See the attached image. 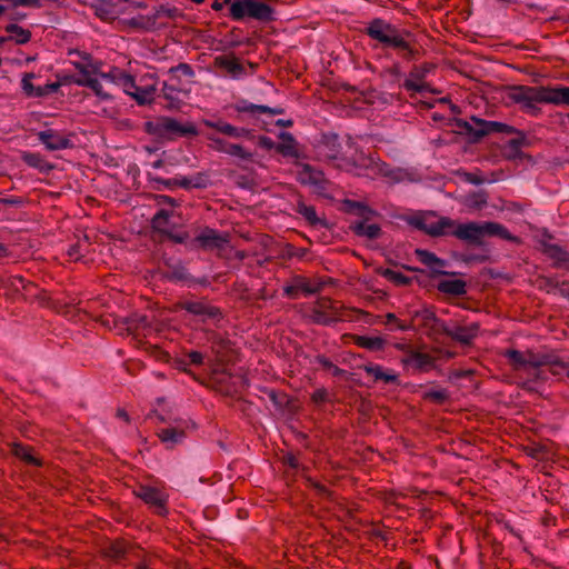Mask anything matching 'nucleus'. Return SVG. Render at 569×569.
<instances>
[{"mask_svg":"<svg viewBox=\"0 0 569 569\" xmlns=\"http://www.w3.org/2000/svg\"><path fill=\"white\" fill-rule=\"evenodd\" d=\"M164 126H166V128H162V130L169 131V132H174V133H179V134H196L197 133V130L193 126H191V124L182 126L173 119H168L166 121Z\"/></svg>","mask_w":569,"mask_h":569,"instance_id":"25","label":"nucleus"},{"mask_svg":"<svg viewBox=\"0 0 569 569\" xmlns=\"http://www.w3.org/2000/svg\"><path fill=\"white\" fill-rule=\"evenodd\" d=\"M176 76H170L169 80L164 82L162 91L164 98L169 101L171 108H178L187 96V90L178 87Z\"/></svg>","mask_w":569,"mask_h":569,"instance_id":"12","label":"nucleus"},{"mask_svg":"<svg viewBox=\"0 0 569 569\" xmlns=\"http://www.w3.org/2000/svg\"><path fill=\"white\" fill-rule=\"evenodd\" d=\"M398 321L397 317L393 315V313H388L386 316V325H391V323H395Z\"/></svg>","mask_w":569,"mask_h":569,"instance_id":"48","label":"nucleus"},{"mask_svg":"<svg viewBox=\"0 0 569 569\" xmlns=\"http://www.w3.org/2000/svg\"><path fill=\"white\" fill-rule=\"evenodd\" d=\"M412 357L415 359H420L422 356L420 353L412 352Z\"/></svg>","mask_w":569,"mask_h":569,"instance_id":"58","label":"nucleus"},{"mask_svg":"<svg viewBox=\"0 0 569 569\" xmlns=\"http://www.w3.org/2000/svg\"><path fill=\"white\" fill-rule=\"evenodd\" d=\"M68 254L70 258L78 260L80 258V254L78 253V250L74 247H71L68 251Z\"/></svg>","mask_w":569,"mask_h":569,"instance_id":"47","label":"nucleus"},{"mask_svg":"<svg viewBox=\"0 0 569 569\" xmlns=\"http://www.w3.org/2000/svg\"><path fill=\"white\" fill-rule=\"evenodd\" d=\"M174 200L172 198H169L167 196H161L159 203H168L170 206H173Z\"/></svg>","mask_w":569,"mask_h":569,"instance_id":"51","label":"nucleus"},{"mask_svg":"<svg viewBox=\"0 0 569 569\" xmlns=\"http://www.w3.org/2000/svg\"><path fill=\"white\" fill-rule=\"evenodd\" d=\"M183 308L202 320L218 316V310L204 301H189L184 303Z\"/></svg>","mask_w":569,"mask_h":569,"instance_id":"15","label":"nucleus"},{"mask_svg":"<svg viewBox=\"0 0 569 569\" xmlns=\"http://www.w3.org/2000/svg\"><path fill=\"white\" fill-rule=\"evenodd\" d=\"M445 331L450 338L467 345L477 337L479 326L476 322H471L466 326L450 325L445 329Z\"/></svg>","mask_w":569,"mask_h":569,"instance_id":"8","label":"nucleus"},{"mask_svg":"<svg viewBox=\"0 0 569 569\" xmlns=\"http://www.w3.org/2000/svg\"><path fill=\"white\" fill-rule=\"evenodd\" d=\"M22 159L27 164L40 171L47 172L51 169V166L39 153L26 152Z\"/></svg>","mask_w":569,"mask_h":569,"instance_id":"24","label":"nucleus"},{"mask_svg":"<svg viewBox=\"0 0 569 569\" xmlns=\"http://www.w3.org/2000/svg\"><path fill=\"white\" fill-rule=\"evenodd\" d=\"M38 138L50 151L63 150L71 146V141L66 136L52 129L40 131Z\"/></svg>","mask_w":569,"mask_h":569,"instance_id":"9","label":"nucleus"},{"mask_svg":"<svg viewBox=\"0 0 569 569\" xmlns=\"http://www.w3.org/2000/svg\"><path fill=\"white\" fill-rule=\"evenodd\" d=\"M417 226L431 236H455L460 240L477 244L486 237H499L511 242H519L518 237L512 236L497 222L458 223L450 218L429 213L418 219Z\"/></svg>","mask_w":569,"mask_h":569,"instance_id":"2","label":"nucleus"},{"mask_svg":"<svg viewBox=\"0 0 569 569\" xmlns=\"http://www.w3.org/2000/svg\"><path fill=\"white\" fill-rule=\"evenodd\" d=\"M189 359H190V362L193 363V365H201L202 361H203V356L202 353L198 352V351H191L189 355H188Z\"/></svg>","mask_w":569,"mask_h":569,"instance_id":"41","label":"nucleus"},{"mask_svg":"<svg viewBox=\"0 0 569 569\" xmlns=\"http://www.w3.org/2000/svg\"><path fill=\"white\" fill-rule=\"evenodd\" d=\"M405 87L408 90H412L416 92H423L427 91L428 84L423 82L422 80L416 78L413 74H411L406 81Z\"/></svg>","mask_w":569,"mask_h":569,"instance_id":"30","label":"nucleus"},{"mask_svg":"<svg viewBox=\"0 0 569 569\" xmlns=\"http://www.w3.org/2000/svg\"><path fill=\"white\" fill-rule=\"evenodd\" d=\"M14 281H17L21 287H24L22 278H14Z\"/></svg>","mask_w":569,"mask_h":569,"instance_id":"57","label":"nucleus"},{"mask_svg":"<svg viewBox=\"0 0 569 569\" xmlns=\"http://www.w3.org/2000/svg\"><path fill=\"white\" fill-rule=\"evenodd\" d=\"M227 122L223 121H212V120H204V124L209 128L217 129L219 132H221L222 126H226Z\"/></svg>","mask_w":569,"mask_h":569,"instance_id":"42","label":"nucleus"},{"mask_svg":"<svg viewBox=\"0 0 569 569\" xmlns=\"http://www.w3.org/2000/svg\"><path fill=\"white\" fill-rule=\"evenodd\" d=\"M506 356L517 368L533 370L538 379L547 380L549 376L556 378L569 377V367L562 361L547 358L538 359L532 355H525L517 350H509Z\"/></svg>","mask_w":569,"mask_h":569,"instance_id":"4","label":"nucleus"},{"mask_svg":"<svg viewBox=\"0 0 569 569\" xmlns=\"http://www.w3.org/2000/svg\"><path fill=\"white\" fill-rule=\"evenodd\" d=\"M209 139L214 143V148L217 150H218V147H226V144H229L228 142L223 141L220 138L210 137Z\"/></svg>","mask_w":569,"mask_h":569,"instance_id":"45","label":"nucleus"},{"mask_svg":"<svg viewBox=\"0 0 569 569\" xmlns=\"http://www.w3.org/2000/svg\"><path fill=\"white\" fill-rule=\"evenodd\" d=\"M317 289V286L301 277L295 278L290 284L283 288L284 293L291 298H297L299 293L311 295L316 292Z\"/></svg>","mask_w":569,"mask_h":569,"instance_id":"14","label":"nucleus"},{"mask_svg":"<svg viewBox=\"0 0 569 569\" xmlns=\"http://www.w3.org/2000/svg\"><path fill=\"white\" fill-rule=\"evenodd\" d=\"M196 241L203 249H219L222 248L227 242V237L214 229L204 228L196 237Z\"/></svg>","mask_w":569,"mask_h":569,"instance_id":"10","label":"nucleus"},{"mask_svg":"<svg viewBox=\"0 0 569 569\" xmlns=\"http://www.w3.org/2000/svg\"><path fill=\"white\" fill-rule=\"evenodd\" d=\"M6 31L9 33V39L13 40L18 44L27 43L31 38V32L16 23H10L6 27Z\"/></svg>","mask_w":569,"mask_h":569,"instance_id":"19","label":"nucleus"},{"mask_svg":"<svg viewBox=\"0 0 569 569\" xmlns=\"http://www.w3.org/2000/svg\"><path fill=\"white\" fill-rule=\"evenodd\" d=\"M395 279L399 283H406L407 282V278L405 276H402V274H398Z\"/></svg>","mask_w":569,"mask_h":569,"instance_id":"53","label":"nucleus"},{"mask_svg":"<svg viewBox=\"0 0 569 569\" xmlns=\"http://www.w3.org/2000/svg\"><path fill=\"white\" fill-rule=\"evenodd\" d=\"M375 381L385 383H393L398 380V375L392 369H387L377 363H367L360 367Z\"/></svg>","mask_w":569,"mask_h":569,"instance_id":"13","label":"nucleus"},{"mask_svg":"<svg viewBox=\"0 0 569 569\" xmlns=\"http://www.w3.org/2000/svg\"><path fill=\"white\" fill-rule=\"evenodd\" d=\"M522 140L512 139L506 146V152L509 157H516L520 152Z\"/></svg>","mask_w":569,"mask_h":569,"instance_id":"36","label":"nucleus"},{"mask_svg":"<svg viewBox=\"0 0 569 569\" xmlns=\"http://www.w3.org/2000/svg\"><path fill=\"white\" fill-rule=\"evenodd\" d=\"M325 398V391L323 390H318L313 393V399L315 401H321L323 400Z\"/></svg>","mask_w":569,"mask_h":569,"instance_id":"50","label":"nucleus"},{"mask_svg":"<svg viewBox=\"0 0 569 569\" xmlns=\"http://www.w3.org/2000/svg\"><path fill=\"white\" fill-rule=\"evenodd\" d=\"M438 289L449 295H462L466 291V283L460 279H446L439 282Z\"/></svg>","mask_w":569,"mask_h":569,"instance_id":"18","label":"nucleus"},{"mask_svg":"<svg viewBox=\"0 0 569 569\" xmlns=\"http://www.w3.org/2000/svg\"><path fill=\"white\" fill-rule=\"evenodd\" d=\"M395 348L400 350V351H403V352H411L410 350V347L407 342H396L395 345Z\"/></svg>","mask_w":569,"mask_h":569,"instance_id":"44","label":"nucleus"},{"mask_svg":"<svg viewBox=\"0 0 569 569\" xmlns=\"http://www.w3.org/2000/svg\"><path fill=\"white\" fill-rule=\"evenodd\" d=\"M290 465H291V467L296 466L295 462H293V459H290Z\"/></svg>","mask_w":569,"mask_h":569,"instance_id":"62","label":"nucleus"},{"mask_svg":"<svg viewBox=\"0 0 569 569\" xmlns=\"http://www.w3.org/2000/svg\"><path fill=\"white\" fill-rule=\"evenodd\" d=\"M0 2H4V0H0ZM8 9V6L0 3V17L3 14V12Z\"/></svg>","mask_w":569,"mask_h":569,"instance_id":"54","label":"nucleus"},{"mask_svg":"<svg viewBox=\"0 0 569 569\" xmlns=\"http://www.w3.org/2000/svg\"><path fill=\"white\" fill-rule=\"evenodd\" d=\"M7 2L8 8L9 7H40L42 0H4Z\"/></svg>","mask_w":569,"mask_h":569,"instance_id":"35","label":"nucleus"},{"mask_svg":"<svg viewBox=\"0 0 569 569\" xmlns=\"http://www.w3.org/2000/svg\"><path fill=\"white\" fill-rule=\"evenodd\" d=\"M416 254L418 259L429 267L435 272H442V268L445 267V262L436 257L432 252H429L427 250L417 249Z\"/></svg>","mask_w":569,"mask_h":569,"instance_id":"17","label":"nucleus"},{"mask_svg":"<svg viewBox=\"0 0 569 569\" xmlns=\"http://www.w3.org/2000/svg\"><path fill=\"white\" fill-rule=\"evenodd\" d=\"M299 180L303 184L318 186L322 181V173L313 171L309 167H306L299 173Z\"/></svg>","mask_w":569,"mask_h":569,"instance_id":"27","label":"nucleus"},{"mask_svg":"<svg viewBox=\"0 0 569 569\" xmlns=\"http://www.w3.org/2000/svg\"><path fill=\"white\" fill-rule=\"evenodd\" d=\"M232 1H233V0H222V2H223L224 4H228V3H229L230 6H231V2H232Z\"/></svg>","mask_w":569,"mask_h":569,"instance_id":"60","label":"nucleus"},{"mask_svg":"<svg viewBox=\"0 0 569 569\" xmlns=\"http://www.w3.org/2000/svg\"><path fill=\"white\" fill-rule=\"evenodd\" d=\"M169 217H170L169 211H167L164 209L159 210L152 219L153 228L161 232H168L169 231V224H168Z\"/></svg>","mask_w":569,"mask_h":569,"instance_id":"28","label":"nucleus"},{"mask_svg":"<svg viewBox=\"0 0 569 569\" xmlns=\"http://www.w3.org/2000/svg\"><path fill=\"white\" fill-rule=\"evenodd\" d=\"M216 63L232 77H239L243 72L242 67L233 58L219 57L216 59Z\"/></svg>","mask_w":569,"mask_h":569,"instance_id":"21","label":"nucleus"},{"mask_svg":"<svg viewBox=\"0 0 569 569\" xmlns=\"http://www.w3.org/2000/svg\"><path fill=\"white\" fill-rule=\"evenodd\" d=\"M221 133H224L232 138H242L249 136V131L244 128H238L230 123H226V126H222Z\"/></svg>","mask_w":569,"mask_h":569,"instance_id":"31","label":"nucleus"},{"mask_svg":"<svg viewBox=\"0 0 569 569\" xmlns=\"http://www.w3.org/2000/svg\"><path fill=\"white\" fill-rule=\"evenodd\" d=\"M157 16L158 17L174 18V17L179 16V10L177 8H174V7L161 6L157 10Z\"/></svg>","mask_w":569,"mask_h":569,"instance_id":"39","label":"nucleus"},{"mask_svg":"<svg viewBox=\"0 0 569 569\" xmlns=\"http://www.w3.org/2000/svg\"><path fill=\"white\" fill-rule=\"evenodd\" d=\"M194 3H201L203 0H192Z\"/></svg>","mask_w":569,"mask_h":569,"instance_id":"61","label":"nucleus"},{"mask_svg":"<svg viewBox=\"0 0 569 569\" xmlns=\"http://www.w3.org/2000/svg\"><path fill=\"white\" fill-rule=\"evenodd\" d=\"M37 78L36 73L27 72L21 78V89L23 93L29 98H40L50 93L57 92L60 88V83L50 82L44 86H34L33 80Z\"/></svg>","mask_w":569,"mask_h":569,"instance_id":"7","label":"nucleus"},{"mask_svg":"<svg viewBox=\"0 0 569 569\" xmlns=\"http://www.w3.org/2000/svg\"><path fill=\"white\" fill-rule=\"evenodd\" d=\"M353 231L369 239H375L380 233V227L376 223L358 222L353 226Z\"/></svg>","mask_w":569,"mask_h":569,"instance_id":"23","label":"nucleus"},{"mask_svg":"<svg viewBox=\"0 0 569 569\" xmlns=\"http://www.w3.org/2000/svg\"><path fill=\"white\" fill-rule=\"evenodd\" d=\"M138 497L146 503L157 508L159 513L164 511L167 496L163 491L152 487H141L138 491Z\"/></svg>","mask_w":569,"mask_h":569,"instance_id":"11","label":"nucleus"},{"mask_svg":"<svg viewBox=\"0 0 569 569\" xmlns=\"http://www.w3.org/2000/svg\"><path fill=\"white\" fill-rule=\"evenodd\" d=\"M355 343L363 349L370 351H379L382 350L386 346V340L379 336H357L355 338Z\"/></svg>","mask_w":569,"mask_h":569,"instance_id":"16","label":"nucleus"},{"mask_svg":"<svg viewBox=\"0 0 569 569\" xmlns=\"http://www.w3.org/2000/svg\"><path fill=\"white\" fill-rule=\"evenodd\" d=\"M347 170L349 172H352L353 174L356 176H361L362 174V170L360 167L356 166V164H350L347 167Z\"/></svg>","mask_w":569,"mask_h":569,"instance_id":"46","label":"nucleus"},{"mask_svg":"<svg viewBox=\"0 0 569 569\" xmlns=\"http://www.w3.org/2000/svg\"><path fill=\"white\" fill-rule=\"evenodd\" d=\"M479 124L481 126V132L483 134L490 133V132H505V133H512L515 132V129L506 123L497 122V121H486V120H477Z\"/></svg>","mask_w":569,"mask_h":569,"instance_id":"22","label":"nucleus"},{"mask_svg":"<svg viewBox=\"0 0 569 569\" xmlns=\"http://www.w3.org/2000/svg\"><path fill=\"white\" fill-rule=\"evenodd\" d=\"M3 250V248L0 246V251Z\"/></svg>","mask_w":569,"mask_h":569,"instance_id":"63","label":"nucleus"},{"mask_svg":"<svg viewBox=\"0 0 569 569\" xmlns=\"http://www.w3.org/2000/svg\"><path fill=\"white\" fill-rule=\"evenodd\" d=\"M410 316L412 318V321H415L416 319H421L426 323H429L435 320V313L429 308H422L419 310L410 311Z\"/></svg>","mask_w":569,"mask_h":569,"instance_id":"32","label":"nucleus"},{"mask_svg":"<svg viewBox=\"0 0 569 569\" xmlns=\"http://www.w3.org/2000/svg\"><path fill=\"white\" fill-rule=\"evenodd\" d=\"M101 112L107 114V116H112L114 113V110L112 107H103L101 109Z\"/></svg>","mask_w":569,"mask_h":569,"instance_id":"52","label":"nucleus"},{"mask_svg":"<svg viewBox=\"0 0 569 569\" xmlns=\"http://www.w3.org/2000/svg\"><path fill=\"white\" fill-rule=\"evenodd\" d=\"M96 13L101 19H108L112 13V6L109 1H101L96 6Z\"/></svg>","mask_w":569,"mask_h":569,"instance_id":"34","label":"nucleus"},{"mask_svg":"<svg viewBox=\"0 0 569 569\" xmlns=\"http://www.w3.org/2000/svg\"><path fill=\"white\" fill-rule=\"evenodd\" d=\"M12 452L14 456L21 458L22 460L31 465H39V460L32 455L31 450L28 447L14 445L12 448Z\"/></svg>","mask_w":569,"mask_h":569,"instance_id":"29","label":"nucleus"},{"mask_svg":"<svg viewBox=\"0 0 569 569\" xmlns=\"http://www.w3.org/2000/svg\"><path fill=\"white\" fill-rule=\"evenodd\" d=\"M74 67L79 71L74 82L90 88L100 102L112 103L114 89H121L139 104L150 103L154 98L157 82L153 77H144L137 83L132 76L119 68L104 72L99 63L91 61L76 62Z\"/></svg>","mask_w":569,"mask_h":569,"instance_id":"1","label":"nucleus"},{"mask_svg":"<svg viewBox=\"0 0 569 569\" xmlns=\"http://www.w3.org/2000/svg\"><path fill=\"white\" fill-rule=\"evenodd\" d=\"M224 3L223 2H220L219 0H213L212 4H211V8L214 10V11H220L222 8H223Z\"/></svg>","mask_w":569,"mask_h":569,"instance_id":"49","label":"nucleus"},{"mask_svg":"<svg viewBox=\"0 0 569 569\" xmlns=\"http://www.w3.org/2000/svg\"><path fill=\"white\" fill-rule=\"evenodd\" d=\"M298 212L311 223H316L318 221L316 210L311 206L300 203L298 207Z\"/></svg>","mask_w":569,"mask_h":569,"instance_id":"33","label":"nucleus"},{"mask_svg":"<svg viewBox=\"0 0 569 569\" xmlns=\"http://www.w3.org/2000/svg\"><path fill=\"white\" fill-rule=\"evenodd\" d=\"M368 34L387 47L407 49L408 43L400 31L380 19L371 21L367 28Z\"/></svg>","mask_w":569,"mask_h":569,"instance_id":"6","label":"nucleus"},{"mask_svg":"<svg viewBox=\"0 0 569 569\" xmlns=\"http://www.w3.org/2000/svg\"><path fill=\"white\" fill-rule=\"evenodd\" d=\"M339 372H341V370L338 367H333V373L338 375Z\"/></svg>","mask_w":569,"mask_h":569,"instance_id":"59","label":"nucleus"},{"mask_svg":"<svg viewBox=\"0 0 569 569\" xmlns=\"http://www.w3.org/2000/svg\"><path fill=\"white\" fill-rule=\"evenodd\" d=\"M123 552H124V550L122 549V547H119L114 551V557H121L123 555Z\"/></svg>","mask_w":569,"mask_h":569,"instance_id":"55","label":"nucleus"},{"mask_svg":"<svg viewBox=\"0 0 569 569\" xmlns=\"http://www.w3.org/2000/svg\"><path fill=\"white\" fill-rule=\"evenodd\" d=\"M118 416H119V417H121V418H123V419H126V420L128 419V415H127L123 410H120V411L118 412Z\"/></svg>","mask_w":569,"mask_h":569,"instance_id":"56","label":"nucleus"},{"mask_svg":"<svg viewBox=\"0 0 569 569\" xmlns=\"http://www.w3.org/2000/svg\"><path fill=\"white\" fill-rule=\"evenodd\" d=\"M218 151L228 153L232 157H237L240 159H250L251 152L246 150L242 146L236 143L226 144V147H218Z\"/></svg>","mask_w":569,"mask_h":569,"instance_id":"26","label":"nucleus"},{"mask_svg":"<svg viewBox=\"0 0 569 569\" xmlns=\"http://www.w3.org/2000/svg\"><path fill=\"white\" fill-rule=\"evenodd\" d=\"M177 72H182L184 76L192 77L193 72L188 64H179L177 68L170 69V76H176Z\"/></svg>","mask_w":569,"mask_h":569,"instance_id":"40","label":"nucleus"},{"mask_svg":"<svg viewBox=\"0 0 569 569\" xmlns=\"http://www.w3.org/2000/svg\"><path fill=\"white\" fill-rule=\"evenodd\" d=\"M184 437L183 431L176 428H166L159 431L160 440L168 447H172L182 441Z\"/></svg>","mask_w":569,"mask_h":569,"instance_id":"20","label":"nucleus"},{"mask_svg":"<svg viewBox=\"0 0 569 569\" xmlns=\"http://www.w3.org/2000/svg\"><path fill=\"white\" fill-rule=\"evenodd\" d=\"M396 328L401 331H409V330L415 329V325H413V322L405 323V322L398 320L396 322Z\"/></svg>","mask_w":569,"mask_h":569,"instance_id":"43","label":"nucleus"},{"mask_svg":"<svg viewBox=\"0 0 569 569\" xmlns=\"http://www.w3.org/2000/svg\"><path fill=\"white\" fill-rule=\"evenodd\" d=\"M278 150L280 152H282L283 154L286 156H291L295 153V141L293 139L288 136L287 140L284 143H282L281 146L278 147Z\"/></svg>","mask_w":569,"mask_h":569,"instance_id":"38","label":"nucleus"},{"mask_svg":"<svg viewBox=\"0 0 569 569\" xmlns=\"http://www.w3.org/2000/svg\"><path fill=\"white\" fill-rule=\"evenodd\" d=\"M513 102L521 106V109L530 114H537L539 103L567 104L569 106V87H515L510 92Z\"/></svg>","mask_w":569,"mask_h":569,"instance_id":"3","label":"nucleus"},{"mask_svg":"<svg viewBox=\"0 0 569 569\" xmlns=\"http://www.w3.org/2000/svg\"><path fill=\"white\" fill-rule=\"evenodd\" d=\"M230 17L237 21L249 18L267 22L273 20V9L259 0H233Z\"/></svg>","mask_w":569,"mask_h":569,"instance_id":"5","label":"nucleus"},{"mask_svg":"<svg viewBox=\"0 0 569 569\" xmlns=\"http://www.w3.org/2000/svg\"><path fill=\"white\" fill-rule=\"evenodd\" d=\"M549 254L556 259L557 263H565L568 261L567 253L558 247H551L548 250Z\"/></svg>","mask_w":569,"mask_h":569,"instance_id":"37","label":"nucleus"}]
</instances>
